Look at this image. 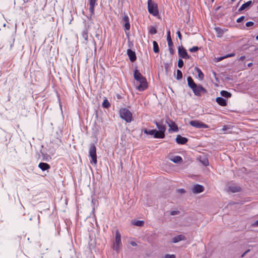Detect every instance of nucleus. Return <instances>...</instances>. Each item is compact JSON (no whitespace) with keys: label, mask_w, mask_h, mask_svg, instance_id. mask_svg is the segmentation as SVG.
Here are the masks:
<instances>
[{"label":"nucleus","mask_w":258,"mask_h":258,"mask_svg":"<svg viewBox=\"0 0 258 258\" xmlns=\"http://www.w3.org/2000/svg\"><path fill=\"white\" fill-rule=\"evenodd\" d=\"M134 77L137 81L140 83V85L137 87L139 91H143L147 88L148 84L146 79L140 73L137 67L134 71Z\"/></svg>","instance_id":"f257e3e1"},{"label":"nucleus","mask_w":258,"mask_h":258,"mask_svg":"<svg viewBox=\"0 0 258 258\" xmlns=\"http://www.w3.org/2000/svg\"><path fill=\"white\" fill-rule=\"evenodd\" d=\"M119 115L126 122H131L133 120L132 113L126 108H122L119 110Z\"/></svg>","instance_id":"f03ea898"},{"label":"nucleus","mask_w":258,"mask_h":258,"mask_svg":"<svg viewBox=\"0 0 258 258\" xmlns=\"http://www.w3.org/2000/svg\"><path fill=\"white\" fill-rule=\"evenodd\" d=\"M148 10L149 13L154 16H157L159 14L157 4L152 0L148 1Z\"/></svg>","instance_id":"7ed1b4c3"},{"label":"nucleus","mask_w":258,"mask_h":258,"mask_svg":"<svg viewBox=\"0 0 258 258\" xmlns=\"http://www.w3.org/2000/svg\"><path fill=\"white\" fill-rule=\"evenodd\" d=\"M154 123L156 124L157 127L159 130L158 134L160 136L161 139H163L165 137V132L166 131V126L163 125V120H160L159 121H154Z\"/></svg>","instance_id":"20e7f679"},{"label":"nucleus","mask_w":258,"mask_h":258,"mask_svg":"<svg viewBox=\"0 0 258 258\" xmlns=\"http://www.w3.org/2000/svg\"><path fill=\"white\" fill-rule=\"evenodd\" d=\"M89 156L91 158V163L96 164L97 162L96 155V147L94 144H91L89 148Z\"/></svg>","instance_id":"39448f33"},{"label":"nucleus","mask_w":258,"mask_h":258,"mask_svg":"<svg viewBox=\"0 0 258 258\" xmlns=\"http://www.w3.org/2000/svg\"><path fill=\"white\" fill-rule=\"evenodd\" d=\"M192 90L195 95L198 97H201L202 94L207 93V90L201 85H197Z\"/></svg>","instance_id":"423d86ee"},{"label":"nucleus","mask_w":258,"mask_h":258,"mask_svg":"<svg viewBox=\"0 0 258 258\" xmlns=\"http://www.w3.org/2000/svg\"><path fill=\"white\" fill-rule=\"evenodd\" d=\"M121 245V235L119 231L117 230L115 233V239L113 244V249L117 251Z\"/></svg>","instance_id":"0eeeda50"},{"label":"nucleus","mask_w":258,"mask_h":258,"mask_svg":"<svg viewBox=\"0 0 258 258\" xmlns=\"http://www.w3.org/2000/svg\"><path fill=\"white\" fill-rule=\"evenodd\" d=\"M189 124L192 126L197 128H207L208 127L207 124L197 120H191Z\"/></svg>","instance_id":"6e6552de"},{"label":"nucleus","mask_w":258,"mask_h":258,"mask_svg":"<svg viewBox=\"0 0 258 258\" xmlns=\"http://www.w3.org/2000/svg\"><path fill=\"white\" fill-rule=\"evenodd\" d=\"M165 122L167 123L168 126L170 127V128L169 129V132H170V131H172L175 132L178 131V128L177 125L173 121L169 119V118L167 117L166 119Z\"/></svg>","instance_id":"1a4fd4ad"},{"label":"nucleus","mask_w":258,"mask_h":258,"mask_svg":"<svg viewBox=\"0 0 258 258\" xmlns=\"http://www.w3.org/2000/svg\"><path fill=\"white\" fill-rule=\"evenodd\" d=\"M178 55L180 58L189 59L190 56L188 55L186 50L182 46H179L178 48Z\"/></svg>","instance_id":"9d476101"},{"label":"nucleus","mask_w":258,"mask_h":258,"mask_svg":"<svg viewBox=\"0 0 258 258\" xmlns=\"http://www.w3.org/2000/svg\"><path fill=\"white\" fill-rule=\"evenodd\" d=\"M144 134L150 135H153L155 138L161 139L160 136L158 134V131L154 129L151 130H148L147 129H144L143 130Z\"/></svg>","instance_id":"9b49d317"},{"label":"nucleus","mask_w":258,"mask_h":258,"mask_svg":"<svg viewBox=\"0 0 258 258\" xmlns=\"http://www.w3.org/2000/svg\"><path fill=\"white\" fill-rule=\"evenodd\" d=\"M204 190V187L200 184H197L192 188V191L194 194H199Z\"/></svg>","instance_id":"f8f14e48"},{"label":"nucleus","mask_w":258,"mask_h":258,"mask_svg":"<svg viewBox=\"0 0 258 258\" xmlns=\"http://www.w3.org/2000/svg\"><path fill=\"white\" fill-rule=\"evenodd\" d=\"M169 159L176 164L181 163L183 162L182 158L179 156H169Z\"/></svg>","instance_id":"ddd939ff"},{"label":"nucleus","mask_w":258,"mask_h":258,"mask_svg":"<svg viewBox=\"0 0 258 258\" xmlns=\"http://www.w3.org/2000/svg\"><path fill=\"white\" fill-rule=\"evenodd\" d=\"M127 54L132 62H134L136 60L137 57L135 51H133L131 49H128L127 50Z\"/></svg>","instance_id":"4468645a"},{"label":"nucleus","mask_w":258,"mask_h":258,"mask_svg":"<svg viewBox=\"0 0 258 258\" xmlns=\"http://www.w3.org/2000/svg\"><path fill=\"white\" fill-rule=\"evenodd\" d=\"M188 141V139L185 137L178 135L176 138V142L178 144L184 145Z\"/></svg>","instance_id":"2eb2a0df"},{"label":"nucleus","mask_w":258,"mask_h":258,"mask_svg":"<svg viewBox=\"0 0 258 258\" xmlns=\"http://www.w3.org/2000/svg\"><path fill=\"white\" fill-rule=\"evenodd\" d=\"M188 86L192 90L194 89L197 84L194 82V80L190 76H188L187 78Z\"/></svg>","instance_id":"dca6fc26"},{"label":"nucleus","mask_w":258,"mask_h":258,"mask_svg":"<svg viewBox=\"0 0 258 258\" xmlns=\"http://www.w3.org/2000/svg\"><path fill=\"white\" fill-rule=\"evenodd\" d=\"M215 29L216 32L217 36L219 38L222 37L223 34L227 31V29H222L220 27H216Z\"/></svg>","instance_id":"f3484780"},{"label":"nucleus","mask_w":258,"mask_h":258,"mask_svg":"<svg viewBox=\"0 0 258 258\" xmlns=\"http://www.w3.org/2000/svg\"><path fill=\"white\" fill-rule=\"evenodd\" d=\"M241 190V188L240 186L236 185L229 186L228 188V191H230L233 193L240 191Z\"/></svg>","instance_id":"a211bd4d"},{"label":"nucleus","mask_w":258,"mask_h":258,"mask_svg":"<svg viewBox=\"0 0 258 258\" xmlns=\"http://www.w3.org/2000/svg\"><path fill=\"white\" fill-rule=\"evenodd\" d=\"M96 0L89 1V11L91 15L94 14V7L96 5Z\"/></svg>","instance_id":"6ab92c4d"},{"label":"nucleus","mask_w":258,"mask_h":258,"mask_svg":"<svg viewBox=\"0 0 258 258\" xmlns=\"http://www.w3.org/2000/svg\"><path fill=\"white\" fill-rule=\"evenodd\" d=\"M123 21L125 22L124 24L125 30H128L130 29V24L129 22V18L127 15H125L123 18Z\"/></svg>","instance_id":"aec40b11"},{"label":"nucleus","mask_w":258,"mask_h":258,"mask_svg":"<svg viewBox=\"0 0 258 258\" xmlns=\"http://www.w3.org/2000/svg\"><path fill=\"white\" fill-rule=\"evenodd\" d=\"M216 101L218 104L222 106H225L227 105V101L226 99L222 97H218L216 99Z\"/></svg>","instance_id":"412c9836"},{"label":"nucleus","mask_w":258,"mask_h":258,"mask_svg":"<svg viewBox=\"0 0 258 258\" xmlns=\"http://www.w3.org/2000/svg\"><path fill=\"white\" fill-rule=\"evenodd\" d=\"M186 238L185 236L183 235H179L177 236H175L172 238V242L173 243H177L180 241L185 240Z\"/></svg>","instance_id":"4be33fe9"},{"label":"nucleus","mask_w":258,"mask_h":258,"mask_svg":"<svg viewBox=\"0 0 258 258\" xmlns=\"http://www.w3.org/2000/svg\"><path fill=\"white\" fill-rule=\"evenodd\" d=\"M38 167L43 171L46 170L50 168V166L48 164L44 162L40 163Z\"/></svg>","instance_id":"5701e85b"},{"label":"nucleus","mask_w":258,"mask_h":258,"mask_svg":"<svg viewBox=\"0 0 258 258\" xmlns=\"http://www.w3.org/2000/svg\"><path fill=\"white\" fill-rule=\"evenodd\" d=\"M252 4V1H248L244 4H243L239 8V11H242L247 8H248Z\"/></svg>","instance_id":"b1692460"},{"label":"nucleus","mask_w":258,"mask_h":258,"mask_svg":"<svg viewBox=\"0 0 258 258\" xmlns=\"http://www.w3.org/2000/svg\"><path fill=\"white\" fill-rule=\"evenodd\" d=\"M167 41L168 42V46L173 45V42L170 36V31L169 30L167 32Z\"/></svg>","instance_id":"393cba45"},{"label":"nucleus","mask_w":258,"mask_h":258,"mask_svg":"<svg viewBox=\"0 0 258 258\" xmlns=\"http://www.w3.org/2000/svg\"><path fill=\"white\" fill-rule=\"evenodd\" d=\"M153 51L155 53H158L159 52V46L157 42L155 41L153 42Z\"/></svg>","instance_id":"a878e982"},{"label":"nucleus","mask_w":258,"mask_h":258,"mask_svg":"<svg viewBox=\"0 0 258 258\" xmlns=\"http://www.w3.org/2000/svg\"><path fill=\"white\" fill-rule=\"evenodd\" d=\"M221 95L226 98H229L231 96V94L227 91L222 90L220 92Z\"/></svg>","instance_id":"bb28decb"},{"label":"nucleus","mask_w":258,"mask_h":258,"mask_svg":"<svg viewBox=\"0 0 258 258\" xmlns=\"http://www.w3.org/2000/svg\"><path fill=\"white\" fill-rule=\"evenodd\" d=\"M82 36L84 38V39L85 40V41L86 42L88 41V31L87 29H85L83 31H82Z\"/></svg>","instance_id":"cd10ccee"},{"label":"nucleus","mask_w":258,"mask_h":258,"mask_svg":"<svg viewBox=\"0 0 258 258\" xmlns=\"http://www.w3.org/2000/svg\"><path fill=\"white\" fill-rule=\"evenodd\" d=\"M102 106L105 108H108L110 106V104L106 98L104 100L102 103Z\"/></svg>","instance_id":"c85d7f7f"},{"label":"nucleus","mask_w":258,"mask_h":258,"mask_svg":"<svg viewBox=\"0 0 258 258\" xmlns=\"http://www.w3.org/2000/svg\"><path fill=\"white\" fill-rule=\"evenodd\" d=\"M197 72L198 73V77L200 80H202L204 79V75L202 71L199 68H196Z\"/></svg>","instance_id":"c756f323"},{"label":"nucleus","mask_w":258,"mask_h":258,"mask_svg":"<svg viewBox=\"0 0 258 258\" xmlns=\"http://www.w3.org/2000/svg\"><path fill=\"white\" fill-rule=\"evenodd\" d=\"M182 78V73L181 71L179 70H177V75H176V79L177 80H180Z\"/></svg>","instance_id":"7c9ffc66"},{"label":"nucleus","mask_w":258,"mask_h":258,"mask_svg":"<svg viewBox=\"0 0 258 258\" xmlns=\"http://www.w3.org/2000/svg\"><path fill=\"white\" fill-rule=\"evenodd\" d=\"M149 31V33L152 35L155 34L156 33H157L156 28L153 26L150 27Z\"/></svg>","instance_id":"2f4dec72"},{"label":"nucleus","mask_w":258,"mask_h":258,"mask_svg":"<svg viewBox=\"0 0 258 258\" xmlns=\"http://www.w3.org/2000/svg\"><path fill=\"white\" fill-rule=\"evenodd\" d=\"M144 224V222L143 221H140V220H138V221H136L134 223V224L136 226H143Z\"/></svg>","instance_id":"473e14b6"},{"label":"nucleus","mask_w":258,"mask_h":258,"mask_svg":"<svg viewBox=\"0 0 258 258\" xmlns=\"http://www.w3.org/2000/svg\"><path fill=\"white\" fill-rule=\"evenodd\" d=\"M199 47L198 46H194L192 48H190L189 50L191 52H195L199 50Z\"/></svg>","instance_id":"72a5a7b5"},{"label":"nucleus","mask_w":258,"mask_h":258,"mask_svg":"<svg viewBox=\"0 0 258 258\" xmlns=\"http://www.w3.org/2000/svg\"><path fill=\"white\" fill-rule=\"evenodd\" d=\"M183 64H184L183 61L181 58L179 59V60L178 61V67L179 68H181L183 66Z\"/></svg>","instance_id":"f704fd0d"},{"label":"nucleus","mask_w":258,"mask_h":258,"mask_svg":"<svg viewBox=\"0 0 258 258\" xmlns=\"http://www.w3.org/2000/svg\"><path fill=\"white\" fill-rule=\"evenodd\" d=\"M163 258H176V256L174 254H166Z\"/></svg>","instance_id":"c9c22d12"},{"label":"nucleus","mask_w":258,"mask_h":258,"mask_svg":"<svg viewBox=\"0 0 258 258\" xmlns=\"http://www.w3.org/2000/svg\"><path fill=\"white\" fill-rule=\"evenodd\" d=\"M180 213L179 211H172L170 212V215L172 216L178 215Z\"/></svg>","instance_id":"e433bc0d"},{"label":"nucleus","mask_w":258,"mask_h":258,"mask_svg":"<svg viewBox=\"0 0 258 258\" xmlns=\"http://www.w3.org/2000/svg\"><path fill=\"white\" fill-rule=\"evenodd\" d=\"M253 25H254V23L251 21L248 22L245 24V25L246 27H250V26H253Z\"/></svg>","instance_id":"4c0bfd02"},{"label":"nucleus","mask_w":258,"mask_h":258,"mask_svg":"<svg viewBox=\"0 0 258 258\" xmlns=\"http://www.w3.org/2000/svg\"><path fill=\"white\" fill-rule=\"evenodd\" d=\"M169 47V52L171 54H173L174 53V51L172 48L173 47V45H171V46H168Z\"/></svg>","instance_id":"58836bf2"},{"label":"nucleus","mask_w":258,"mask_h":258,"mask_svg":"<svg viewBox=\"0 0 258 258\" xmlns=\"http://www.w3.org/2000/svg\"><path fill=\"white\" fill-rule=\"evenodd\" d=\"M177 192L180 194H184L185 192V190L183 188H180L177 189Z\"/></svg>","instance_id":"ea45409f"},{"label":"nucleus","mask_w":258,"mask_h":258,"mask_svg":"<svg viewBox=\"0 0 258 258\" xmlns=\"http://www.w3.org/2000/svg\"><path fill=\"white\" fill-rule=\"evenodd\" d=\"M244 18H245V17H244V16H241V17H240V18H239L237 20L236 22H237V23H240V22H242V21L244 19Z\"/></svg>","instance_id":"a19ab883"},{"label":"nucleus","mask_w":258,"mask_h":258,"mask_svg":"<svg viewBox=\"0 0 258 258\" xmlns=\"http://www.w3.org/2000/svg\"><path fill=\"white\" fill-rule=\"evenodd\" d=\"M177 36H178V37L179 38V39L180 40H182V36H181V34L180 33V32L179 31H178L176 33Z\"/></svg>","instance_id":"79ce46f5"},{"label":"nucleus","mask_w":258,"mask_h":258,"mask_svg":"<svg viewBox=\"0 0 258 258\" xmlns=\"http://www.w3.org/2000/svg\"><path fill=\"white\" fill-rule=\"evenodd\" d=\"M228 129H230V127L228 125H224L222 128L223 131H227Z\"/></svg>","instance_id":"37998d69"},{"label":"nucleus","mask_w":258,"mask_h":258,"mask_svg":"<svg viewBox=\"0 0 258 258\" xmlns=\"http://www.w3.org/2000/svg\"><path fill=\"white\" fill-rule=\"evenodd\" d=\"M203 163L204 165L207 166L209 164V161L208 159H205L203 162Z\"/></svg>","instance_id":"c03bdc74"},{"label":"nucleus","mask_w":258,"mask_h":258,"mask_svg":"<svg viewBox=\"0 0 258 258\" xmlns=\"http://www.w3.org/2000/svg\"><path fill=\"white\" fill-rule=\"evenodd\" d=\"M168 67H169L168 64L165 63V72H166V74H167V73H168Z\"/></svg>","instance_id":"a18cd8bd"},{"label":"nucleus","mask_w":258,"mask_h":258,"mask_svg":"<svg viewBox=\"0 0 258 258\" xmlns=\"http://www.w3.org/2000/svg\"><path fill=\"white\" fill-rule=\"evenodd\" d=\"M234 55H235L234 53L228 54L226 55V56H225V57L227 58V57H232V56H234Z\"/></svg>","instance_id":"49530a36"},{"label":"nucleus","mask_w":258,"mask_h":258,"mask_svg":"<svg viewBox=\"0 0 258 258\" xmlns=\"http://www.w3.org/2000/svg\"><path fill=\"white\" fill-rule=\"evenodd\" d=\"M249 251H250V250H249V249H247V250H246L244 252H243V253L242 254V255H241V257H244V256L245 255V254H246L247 252H248Z\"/></svg>","instance_id":"de8ad7c7"},{"label":"nucleus","mask_w":258,"mask_h":258,"mask_svg":"<svg viewBox=\"0 0 258 258\" xmlns=\"http://www.w3.org/2000/svg\"><path fill=\"white\" fill-rule=\"evenodd\" d=\"M130 243L133 246H136L137 245V244L134 241H131Z\"/></svg>","instance_id":"09e8293b"},{"label":"nucleus","mask_w":258,"mask_h":258,"mask_svg":"<svg viewBox=\"0 0 258 258\" xmlns=\"http://www.w3.org/2000/svg\"><path fill=\"white\" fill-rule=\"evenodd\" d=\"M225 58V56L220 57L217 58V61H221Z\"/></svg>","instance_id":"8fccbe9b"},{"label":"nucleus","mask_w":258,"mask_h":258,"mask_svg":"<svg viewBox=\"0 0 258 258\" xmlns=\"http://www.w3.org/2000/svg\"><path fill=\"white\" fill-rule=\"evenodd\" d=\"M255 226H258V220L255 221V222L253 224Z\"/></svg>","instance_id":"3c124183"},{"label":"nucleus","mask_w":258,"mask_h":258,"mask_svg":"<svg viewBox=\"0 0 258 258\" xmlns=\"http://www.w3.org/2000/svg\"><path fill=\"white\" fill-rule=\"evenodd\" d=\"M252 65V63H251V62H250V63H249L248 64V67H251Z\"/></svg>","instance_id":"603ef678"},{"label":"nucleus","mask_w":258,"mask_h":258,"mask_svg":"<svg viewBox=\"0 0 258 258\" xmlns=\"http://www.w3.org/2000/svg\"><path fill=\"white\" fill-rule=\"evenodd\" d=\"M117 98H118V99H120V96L119 95H117Z\"/></svg>","instance_id":"864d4df0"},{"label":"nucleus","mask_w":258,"mask_h":258,"mask_svg":"<svg viewBox=\"0 0 258 258\" xmlns=\"http://www.w3.org/2000/svg\"><path fill=\"white\" fill-rule=\"evenodd\" d=\"M23 1H24V3H26V2H28V0H27L26 1H25L24 0H23Z\"/></svg>","instance_id":"5fc2aeb1"},{"label":"nucleus","mask_w":258,"mask_h":258,"mask_svg":"<svg viewBox=\"0 0 258 258\" xmlns=\"http://www.w3.org/2000/svg\"><path fill=\"white\" fill-rule=\"evenodd\" d=\"M255 38H256V40H258V35L256 36Z\"/></svg>","instance_id":"6e6d98bb"}]
</instances>
